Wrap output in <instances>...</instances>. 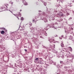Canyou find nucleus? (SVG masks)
<instances>
[{
  "instance_id": "f257e3e1",
  "label": "nucleus",
  "mask_w": 74,
  "mask_h": 74,
  "mask_svg": "<svg viewBox=\"0 0 74 74\" xmlns=\"http://www.w3.org/2000/svg\"><path fill=\"white\" fill-rule=\"evenodd\" d=\"M58 15H59L60 16H64V14L62 13V12H60L58 14Z\"/></svg>"
},
{
  "instance_id": "f03ea898",
  "label": "nucleus",
  "mask_w": 74,
  "mask_h": 74,
  "mask_svg": "<svg viewBox=\"0 0 74 74\" xmlns=\"http://www.w3.org/2000/svg\"><path fill=\"white\" fill-rule=\"evenodd\" d=\"M55 41V40L54 39H50L49 40V41L50 42H52L53 41Z\"/></svg>"
},
{
  "instance_id": "7ed1b4c3",
  "label": "nucleus",
  "mask_w": 74,
  "mask_h": 74,
  "mask_svg": "<svg viewBox=\"0 0 74 74\" xmlns=\"http://www.w3.org/2000/svg\"><path fill=\"white\" fill-rule=\"evenodd\" d=\"M69 50L70 51H73V49H72V48L71 47H69Z\"/></svg>"
},
{
  "instance_id": "20e7f679",
  "label": "nucleus",
  "mask_w": 74,
  "mask_h": 74,
  "mask_svg": "<svg viewBox=\"0 0 74 74\" xmlns=\"http://www.w3.org/2000/svg\"><path fill=\"white\" fill-rule=\"evenodd\" d=\"M5 33V32L4 31L2 30L1 31V34H4Z\"/></svg>"
},
{
  "instance_id": "39448f33",
  "label": "nucleus",
  "mask_w": 74,
  "mask_h": 74,
  "mask_svg": "<svg viewBox=\"0 0 74 74\" xmlns=\"http://www.w3.org/2000/svg\"><path fill=\"white\" fill-rule=\"evenodd\" d=\"M25 2L24 1H23V3H24L25 5H27V3H24Z\"/></svg>"
},
{
  "instance_id": "423d86ee",
  "label": "nucleus",
  "mask_w": 74,
  "mask_h": 74,
  "mask_svg": "<svg viewBox=\"0 0 74 74\" xmlns=\"http://www.w3.org/2000/svg\"><path fill=\"white\" fill-rule=\"evenodd\" d=\"M21 27V25H18V27L19 28H19Z\"/></svg>"
},
{
  "instance_id": "0eeeda50",
  "label": "nucleus",
  "mask_w": 74,
  "mask_h": 74,
  "mask_svg": "<svg viewBox=\"0 0 74 74\" xmlns=\"http://www.w3.org/2000/svg\"><path fill=\"white\" fill-rule=\"evenodd\" d=\"M35 60H39L38 59V58H37L35 59Z\"/></svg>"
},
{
  "instance_id": "6e6552de",
  "label": "nucleus",
  "mask_w": 74,
  "mask_h": 74,
  "mask_svg": "<svg viewBox=\"0 0 74 74\" xmlns=\"http://www.w3.org/2000/svg\"><path fill=\"white\" fill-rule=\"evenodd\" d=\"M18 16H19V17H21V14H18Z\"/></svg>"
},
{
  "instance_id": "1a4fd4ad",
  "label": "nucleus",
  "mask_w": 74,
  "mask_h": 74,
  "mask_svg": "<svg viewBox=\"0 0 74 74\" xmlns=\"http://www.w3.org/2000/svg\"><path fill=\"white\" fill-rule=\"evenodd\" d=\"M61 47H64V45H63V44H62L61 45Z\"/></svg>"
},
{
  "instance_id": "9d476101",
  "label": "nucleus",
  "mask_w": 74,
  "mask_h": 74,
  "mask_svg": "<svg viewBox=\"0 0 74 74\" xmlns=\"http://www.w3.org/2000/svg\"><path fill=\"white\" fill-rule=\"evenodd\" d=\"M44 5H47V3H44Z\"/></svg>"
},
{
  "instance_id": "9b49d317",
  "label": "nucleus",
  "mask_w": 74,
  "mask_h": 74,
  "mask_svg": "<svg viewBox=\"0 0 74 74\" xmlns=\"http://www.w3.org/2000/svg\"><path fill=\"white\" fill-rule=\"evenodd\" d=\"M21 30H24V29L23 28H22L21 29Z\"/></svg>"
},
{
  "instance_id": "f8f14e48",
  "label": "nucleus",
  "mask_w": 74,
  "mask_h": 74,
  "mask_svg": "<svg viewBox=\"0 0 74 74\" xmlns=\"http://www.w3.org/2000/svg\"><path fill=\"white\" fill-rule=\"evenodd\" d=\"M60 63H63V61H60Z\"/></svg>"
},
{
  "instance_id": "ddd939ff",
  "label": "nucleus",
  "mask_w": 74,
  "mask_h": 74,
  "mask_svg": "<svg viewBox=\"0 0 74 74\" xmlns=\"http://www.w3.org/2000/svg\"><path fill=\"white\" fill-rule=\"evenodd\" d=\"M33 23H34V22H35V20H33Z\"/></svg>"
},
{
  "instance_id": "4468645a",
  "label": "nucleus",
  "mask_w": 74,
  "mask_h": 74,
  "mask_svg": "<svg viewBox=\"0 0 74 74\" xmlns=\"http://www.w3.org/2000/svg\"><path fill=\"white\" fill-rule=\"evenodd\" d=\"M70 37H71V39H73V37L71 36H70Z\"/></svg>"
},
{
  "instance_id": "2eb2a0df",
  "label": "nucleus",
  "mask_w": 74,
  "mask_h": 74,
  "mask_svg": "<svg viewBox=\"0 0 74 74\" xmlns=\"http://www.w3.org/2000/svg\"><path fill=\"white\" fill-rule=\"evenodd\" d=\"M24 50L25 51V52H27V50L25 49H24Z\"/></svg>"
},
{
  "instance_id": "dca6fc26",
  "label": "nucleus",
  "mask_w": 74,
  "mask_h": 74,
  "mask_svg": "<svg viewBox=\"0 0 74 74\" xmlns=\"http://www.w3.org/2000/svg\"><path fill=\"white\" fill-rule=\"evenodd\" d=\"M55 37H57V36H57V35H55Z\"/></svg>"
},
{
  "instance_id": "f3484780",
  "label": "nucleus",
  "mask_w": 74,
  "mask_h": 74,
  "mask_svg": "<svg viewBox=\"0 0 74 74\" xmlns=\"http://www.w3.org/2000/svg\"><path fill=\"white\" fill-rule=\"evenodd\" d=\"M16 17L17 18H18V19H19V18L18 17Z\"/></svg>"
},
{
  "instance_id": "a211bd4d",
  "label": "nucleus",
  "mask_w": 74,
  "mask_h": 74,
  "mask_svg": "<svg viewBox=\"0 0 74 74\" xmlns=\"http://www.w3.org/2000/svg\"><path fill=\"white\" fill-rule=\"evenodd\" d=\"M0 29H1H1H2V28H1Z\"/></svg>"
},
{
  "instance_id": "6ab92c4d",
  "label": "nucleus",
  "mask_w": 74,
  "mask_h": 74,
  "mask_svg": "<svg viewBox=\"0 0 74 74\" xmlns=\"http://www.w3.org/2000/svg\"><path fill=\"white\" fill-rule=\"evenodd\" d=\"M68 52H69V53H70V52L68 51Z\"/></svg>"
},
{
  "instance_id": "aec40b11",
  "label": "nucleus",
  "mask_w": 74,
  "mask_h": 74,
  "mask_svg": "<svg viewBox=\"0 0 74 74\" xmlns=\"http://www.w3.org/2000/svg\"><path fill=\"white\" fill-rule=\"evenodd\" d=\"M14 15L15 16H16V15H15V14H14Z\"/></svg>"
},
{
  "instance_id": "412c9836",
  "label": "nucleus",
  "mask_w": 74,
  "mask_h": 74,
  "mask_svg": "<svg viewBox=\"0 0 74 74\" xmlns=\"http://www.w3.org/2000/svg\"><path fill=\"white\" fill-rule=\"evenodd\" d=\"M62 37H63V35H62Z\"/></svg>"
},
{
  "instance_id": "4be33fe9",
  "label": "nucleus",
  "mask_w": 74,
  "mask_h": 74,
  "mask_svg": "<svg viewBox=\"0 0 74 74\" xmlns=\"http://www.w3.org/2000/svg\"><path fill=\"white\" fill-rule=\"evenodd\" d=\"M32 24H31V26H32Z\"/></svg>"
},
{
  "instance_id": "5701e85b",
  "label": "nucleus",
  "mask_w": 74,
  "mask_h": 74,
  "mask_svg": "<svg viewBox=\"0 0 74 74\" xmlns=\"http://www.w3.org/2000/svg\"><path fill=\"white\" fill-rule=\"evenodd\" d=\"M22 11V10H21L20 11Z\"/></svg>"
}]
</instances>
